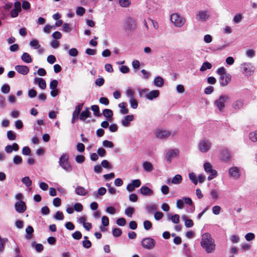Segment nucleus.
<instances>
[{"label":"nucleus","mask_w":257,"mask_h":257,"mask_svg":"<svg viewBox=\"0 0 257 257\" xmlns=\"http://www.w3.org/2000/svg\"><path fill=\"white\" fill-rule=\"evenodd\" d=\"M27 234L25 236L26 239L29 240L32 238V233L34 232V229L31 226H28L26 229Z\"/></svg>","instance_id":"obj_32"},{"label":"nucleus","mask_w":257,"mask_h":257,"mask_svg":"<svg viewBox=\"0 0 257 257\" xmlns=\"http://www.w3.org/2000/svg\"><path fill=\"white\" fill-rule=\"evenodd\" d=\"M149 91V89L144 88V89H139L138 90L139 94L140 97H145L146 98V95L148 94Z\"/></svg>","instance_id":"obj_50"},{"label":"nucleus","mask_w":257,"mask_h":257,"mask_svg":"<svg viewBox=\"0 0 257 257\" xmlns=\"http://www.w3.org/2000/svg\"><path fill=\"white\" fill-rule=\"evenodd\" d=\"M142 165L144 170L147 172H152L154 169L152 164L148 161H144Z\"/></svg>","instance_id":"obj_26"},{"label":"nucleus","mask_w":257,"mask_h":257,"mask_svg":"<svg viewBox=\"0 0 257 257\" xmlns=\"http://www.w3.org/2000/svg\"><path fill=\"white\" fill-rule=\"evenodd\" d=\"M144 227L146 230H149L152 228V224L149 220H146L143 223Z\"/></svg>","instance_id":"obj_63"},{"label":"nucleus","mask_w":257,"mask_h":257,"mask_svg":"<svg viewBox=\"0 0 257 257\" xmlns=\"http://www.w3.org/2000/svg\"><path fill=\"white\" fill-rule=\"evenodd\" d=\"M120 113L121 114H127L129 110L127 107V104L125 102H121L118 104Z\"/></svg>","instance_id":"obj_27"},{"label":"nucleus","mask_w":257,"mask_h":257,"mask_svg":"<svg viewBox=\"0 0 257 257\" xmlns=\"http://www.w3.org/2000/svg\"><path fill=\"white\" fill-rule=\"evenodd\" d=\"M103 115L107 118L112 116V111L109 109H105L103 111Z\"/></svg>","instance_id":"obj_49"},{"label":"nucleus","mask_w":257,"mask_h":257,"mask_svg":"<svg viewBox=\"0 0 257 257\" xmlns=\"http://www.w3.org/2000/svg\"><path fill=\"white\" fill-rule=\"evenodd\" d=\"M231 158L230 152L227 149H223L220 153V159L222 161L227 162Z\"/></svg>","instance_id":"obj_18"},{"label":"nucleus","mask_w":257,"mask_h":257,"mask_svg":"<svg viewBox=\"0 0 257 257\" xmlns=\"http://www.w3.org/2000/svg\"><path fill=\"white\" fill-rule=\"evenodd\" d=\"M170 21L175 27L179 28L183 27L186 23L185 18L178 13L172 14Z\"/></svg>","instance_id":"obj_3"},{"label":"nucleus","mask_w":257,"mask_h":257,"mask_svg":"<svg viewBox=\"0 0 257 257\" xmlns=\"http://www.w3.org/2000/svg\"><path fill=\"white\" fill-rule=\"evenodd\" d=\"M22 183L27 187H30L32 185V182L29 177H25L22 179Z\"/></svg>","instance_id":"obj_46"},{"label":"nucleus","mask_w":257,"mask_h":257,"mask_svg":"<svg viewBox=\"0 0 257 257\" xmlns=\"http://www.w3.org/2000/svg\"><path fill=\"white\" fill-rule=\"evenodd\" d=\"M243 105V101L242 100L238 99L235 101L232 104V107L235 109L237 110L241 108Z\"/></svg>","instance_id":"obj_30"},{"label":"nucleus","mask_w":257,"mask_h":257,"mask_svg":"<svg viewBox=\"0 0 257 257\" xmlns=\"http://www.w3.org/2000/svg\"><path fill=\"white\" fill-rule=\"evenodd\" d=\"M91 112L89 111V108L86 107L85 109L81 112L79 117L80 120L84 121L86 118L90 117Z\"/></svg>","instance_id":"obj_24"},{"label":"nucleus","mask_w":257,"mask_h":257,"mask_svg":"<svg viewBox=\"0 0 257 257\" xmlns=\"http://www.w3.org/2000/svg\"><path fill=\"white\" fill-rule=\"evenodd\" d=\"M101 167L106 169H110L111 166L109 163L106 160H104L101 162Z\"/></svg>","instance_id":"obj_62"},{"label":"nucleus","mask_w":257,"mask_h":257,"mask_svg":"<svg viewBox=\"0 0 257 257\" xmlns=\"http://www.w3.org/2000/svg\"><path fill=\"white\" fill-rule=\"evenodd\" d=\"M160 91L158 90H153L150 91L149 90L148 94L146 95V99L149 100H153L159 97Z\"/></svg>","instance_id":"obj_19"},{"label":"nucleus","mask_w":257,"mask_h":257,"mask_svg":"<svg viewBox=\"0 0 257 257\" xmlns=\"http://www.w3.org/2000/svg\"><path fill=\"white\" fill-rule=\"evenodd\" d=\"M82 233L79 231H76L72 234V237L76 240H79L82 238Z\"/></svg>","instance_id":"obj_51"},{"label":"nucleus","mask_w":257,"mask_h":257,"mask_svg":"<svg viewBox=\"0 0 257 257\" xmlns=\"http://www.w3.org/2000/svg\"><path fill=\"white\" fill-rule=\"evenodd\" d=\"M231 79V76L230 74H228L226 75H224L223 76H219V83L220 84L223 86L225 87L228 85V84L230 82Z\"/></svg>","instance_id":"obj_15"},{"label":"nucleus","mask_w":257,"mask_h":257,"mask_svg":"<svg viewBox=\"0 0 257 257\" xmlns=\"http://www.w3.org/2000/svg\"><path fill=\"white\" fill-rule=\"evenodd\" d=\"M83 105V104L82 103L79 104L76 107L75 110L73 112L71 120L72 123H74L75 121V119L78 118L79 114H80V113L82 108Z\"/></svg>","instance_id":"obj_20"},{"label":"nucleus","mask_w":257,"mask_h":257,"mask_svg":"<svg viewBox=\"0 0 257 257\" xmlns=\"http://www.w3.org/2000/svg\"><path fill=\"white\" fill-rule=\"evenodd\" d=\"M137 28L136 19L131 15L126 16L123 21V29L127 33H132Z\"/></svg>","instance_id":"obj_2"},{"label":"nucleus","mask_w":257,"mask_h":257,"mask_svg":"<svg viewBox=\"0 0 257 257\" xmlns=\"http://www.w3.org/2000/svg\"><path fill=\"white\" fill-rule=\"evenodd\" d=\"M119 5L122 8H128L131 4V0H119Z\"/></svg>","instance_id":"obj_37"},{"label":"nucleus","mask_w":257,"mask_h":257,"mask_svg":"<svg viewBox=\"0 0 257 257\" xmlns=\"http://www.w3.org/2000/svg\"><path fill=\"white\" fill-rule=\"evenodd\" d=\"M155 240L151 237H146L141 241L142 246L147 249H152L155 246Z\"/></svg>","instance_id":"obj_9"},{"label":"nucleus","mask_w":257,"mask_h":257,"mask_svg":"<svg viewBox=\"0 0 257 257\" xmlns=\"http://www.w3.org/2000/svg\"><path fill=\"white\" fill-rule=\"evenodd\" d=\"M29 45L35 49H39L41 47V45L39 44V41L37 39H33L30 41Z\"/></svg>","instance_id":"obj_39"},{"label":"nucleus","mask_w":257,"mask_h":257,"mask_svg":"<svg viewBox=\"0 0 257 257\" xmlns=\"http://www.w3.org/2000/svg\"><path fill=\"white\" fill-rule=\"evenodd\" d=\"M208 13L206 11H200L197 14V17L200 21L202 22L206 21L209 18Z\"/></svg>","instance_id":"obj_23"},{"label":"nucleus","mask_w":257,"mask_h":257,"mask_svg":"<svg viewBox=\"0 0 257 257\" xmlns=\"http://www.w3.org/2000/svg\"><path fill=\"white\" fill-rule=\"evenodd\" d=\"M69 155L66 153L62 154L59 159V165L66 172H70L72 168L69 163Z\"/></svg>","instance_id":"obj_4"},{"label":"nucleus","mask_w":257,"mask_h":257,"mask_svg":"<svg viewBox=\"0 0 257 257\" xmlns=\"http://www.w3.org/2000/svg\"><path fill=\"white\" fill-rule=\"evenodd\" d=\"M21 59L25 62L29 63L32 61V58L30 54L27 52H24L22 56Z\"/></svg>","instance_id":"obj_34"},{"label":"nucleus","mask_w":257,"mask_h":257,"mask_svg":"<svg viewBox=\"0 0 257 257\" xmlns=\"http://www.w3.org/2000/svg\"><path fill=\"white\" fill-rule=\"evenodd\" d=\"M204 169L206 173L210 174L207 178L209 181L211 180L217 176V172L215 170L212 169V166L210 163H205L204 164Z\"/></svg>","instance_id":"obj_10"},{"label":"nucleus","mask_w":257,"mask_h":257,"mask_svg":"<svg viewBox=\"0 0 257 257\" xmlns=\"http://www.w3.org/2000/svg\"><path fill=\"white\" fill-rule=\"evenodd\" d=\"M200 245L207 253H213L216 245L214 239L209 233H204L201 236Z\"/></svg>","instance_id":"obj_1"},{"label":"nucleus","mask_w":257,"mask_h":257,"mask_svg":"<svg viewBox=\"0 0 257 257\" xmlns=\"http://www.w3.org/2000/svg\"><path fill=\"white\" fill-rule=\"evenodd\" d=\"M47 60L49 63L52 64L56 62V59L54 55H50L48 56Z\"/></svg>","instance_id":"obj_64"},{"label":"nucleus","mask_w":257,"mask_h":257,"mask_svg":"<svg viewBox=\"0 0 257 257\" xmlns=\"http://www.w3.org/2000/svg\"><path fill=\"white\" fill-rule=\"evenodd\" d=\"M13 161L14 164L18 165L22 163L23 159L21 156L15 155L13 158Z\"/></svg>","instance_id":"obj_44"},{"label":"nucleus","mask_w":257,"mask_h":257,"mask_svg":"<svg viewBox=\"0 0 257 257\" xmlns=\"http://www.w3.org/2000/svg\"><path fill=\"white\" fill-rule=\"evenodd\" d=\"M69 55L70 56L76 57L78 55V52L76 48H71L69 51Z\"/></svg>","instance_id":"obj_60"},{"label":"nucleus","mask_w":257,"mask_h":257,"mask_svg":"<svg viewBox=\"0 0 257 257\" xmlns=\"http://www.w3.org/2000/svg\"><path fill=\"white\" fill-rule=\"evenodd\" d=\"M97 154L98 156L103 157L106 155V151L103 148H99L97 151Z\"/></svg>","instance_id":"obj_57"},{"label":"nucleus","mask_w":257,"mask_h":257,"mask_svg":"<svg viewBox=\"0 0 257 257\" xmlns=\"http://www.w3.org/2000/svg\"><path fill=\"white\" fill-rule=\"evenodd\" d=\"M91 110L93 111L94 115L99 117L101 115L99 111V108L98 105H93L91 106Z\"/></svg>","instance_id":"obj_38"},{"label":"nucleus","mask_w":257,"mask_h":257,"mask_svg":"<svg viewBox=\"0 0 257 257\" xmlns=\"http://www.w3.org/2000/svg\"><path fill=\"white\" fill-rule=\"evenodd\" d=\"M140 193L144 196H150L154 194V191L146 186H143L140 188Z\"/></svg>","instance_id":"obj_22"},{"label":"nucleus","mask_w":257,"mask_h":257,"mask_svg":"<svg viewBox=\"0 0 257 257\" xmlns=\"http://www.w3.org/2000/svg\"><path fill=\"white\" fill-rule=\"evenodd\" d=\"M182 219L185 221V225L186 227H191L193 226V221L190 219H188L186 215H183Z\"/></svg>","instance_id":"obj_31"},{"label":"nucleus","mask_w":257,"mask_h":257,"mask_svg":"<svg viewBox=\"0 0 257 257\" xmlns=\"http://www.w3.org/2000/svg\"><path fill=\"white\" fill-rule=\"evenodd\" d=\"M229 96L226 94L221 95L214 102V105L220 112H223L225 107V102L228 100Z\"/></svg>","instance_id":"obj_5"},{"label":"nucleus","mask_w":257,"mask_h":257,"mask_svg":"<svg viewBox=\"0 0 257 257\" xmlns=\"http://www.w3.org/2000/svg\"><path fill=\"white\" fill-rule=\"evenodd\" d=\"M212 147V143L207 139L201 140L198 144V148L202 153L208 152Z\"/></svg>","instance_id":"obj_7"},{"label":"nucleus","mask_w":257,"mask_h":257,"mask_svg":"<svg viewBox=\"0 0 257 257\" xmlns=\"http://www.w3.org/2000/svg\"><path fill=\"white\" fill-rule=\"evenodd\" d=\"M240 69L242 74L247 76L252 75L255 70L254 66L249 62L242 63L240 65Z\"/></svg>","instance_id":"obj_8"},{"label":"nucleus","mask_w":257,"mask_h":257,"mask_svg":"<svg viewBox=\"0 0 257 257\" xmlns=\"http://www.w3.org/2000/svg\"><path fill=\"white\" fill-rule=\"evenodd\" d=\"M182 181V176L179 175L177 174L172 179L171 183L173 184H180Z\"/></svg>","instance_id":"obj_35"},{"label":"nucleus","mask_w":257,"mask_h":257,"mask_svg":"<svg viewBox=\"0 0 257 257\" xmlns=\"http://www.w3.org/2000/svg\"><path fill=\"white\" fill-rule=\"evenodd\" d=\"M58 84V82L57 80H53L50 83V87L52 90L56 89Z\"/></svg>","instance_id":"obj_59"},{"label":"nucleus","mask_w":257,"mask_h":257,"mask_svg":"<svg viewBox=\"0 0 257 257\" xmlns=\"http://www.w3.org/2000/svg\"><path fill=\"white\" fill-rule=\"evenodd\" d=\"M242 20V15L241 14L236 15L233 18V22L235 24L239 23Z\"/></svg>","instance_id":"obj_52"},{"label":"nucleus","mask_w":257,"mask_h":257,"mask_svg":"<svg viewBox=\"0 0 257 257\" xmlns=\"http://www.w3.org/2000/svg\"><path fill=\"white\" fill-rule=\"evenodd\" d=\"M141 185V182L139 179H136L132 181V182L128 184L126 187V190L128 192H133L134 191L135 188L139 187Z\"/></svg>","instance_id":"obj_16"},{"label":"nucleus","mask_w":257,"mask_h":257,"mask_svg":"<svg viewBox=\"0 0 257 257\" xmlns=\"http://www.w3.org/2000/svg\"><path fill=\"white\" fill-rule=\"evenodd\" d=\"M167 218L168 220H171L173 223L177 224L179 222L180 216L178 214L172 215L171 214H168L167 215Z\"/></svg>","instance_id":"obj_29"},{"label":"nucleus","mask_w":257,"mask_h":257,"mask_svg":"<svg viewBox=\"0 0 257 257\" xmlns=\"http://www.w3.org/2000/svg\"><path fill=\"white\" fill-rule=\"evenodd\" d=\"M15 70L19 73L25 75L29 72V68L25 65H16L15 67Z\"/></svg>","instance_id":"obj_21"},{"label":"nucleus","mask_w":257,"mask_h":257,"mask_svg":"<svg viewBox=\"0 0 257 257\" xmlns=\"http://www.w3.org/2000/svg\"><path fill=\"white\" fill-rule=\"evenodd\" d=\"M56 220H62L64 219V215L62 212L58 211L54 216Z\"/></svg>","instance_id":"obj_53"},{"label":"nucleus","mask_w":257,"mask_h":257,"mask_svg":"<svg viewBox=\"0 0 257 257\" xmlns=\"http://www.w3.org/2000/svg\"><path fill=\"white\" fill-rule=\"evenodd\" d=\"M182 199L183 200L184 204H187V205L192 206L193 208H194V206L193 205V202L190 197H183L182 198Z\"/></svg>","instance_id":"obj_48"},{"label":"nucleus","mask_w":257,"mask_h":257,"mask_svg":"<svg viewBox=\"0 0 257 257\" xmlns=\"http://www.w3.org/2000/svg\"><path fill=\"white\" fill-rule=\"evenodd\" d=\"M184 206V204L183 199H178L176 201V207L179 209H182Z\"/></svg>","instance_id":"obj_61"},{"label":"nucleus","mask_w":257,"mask_h":257,"mask_svg":"<svg viewBox=\"0 0 257 257\" xmlns=\"http://www.w3.org/2000/svg\"><path fill=\"white\" fill-rule=\"evenodd\" d=\"M146 209L148 213H151L157 209V206L155 204H149L146 206Z\"/></svg>","instance_id":"obj_36"},{"label":"nucleus","mask_w":257,"mask_h":257,"mask_svg":"<svg viewBox=\"0 0 257 257\" xmlns=\"http://www.w3.org/2000/svg\"><path fill=\"white\" fill-rule=\"evenodd\" d=\"M179 151L178 149H170L167 151L166 155L167 161L170 163L173 159L179 156Z\"/></svg>","instance_id":"obj_11"},{"label":"nucleus","mask_w":257,"mask_h":257,"mask_svg":"<svg viewBox=\"0 0 257 257\" xmlns=\"http://www.w3.org/2000/svg\"><path fill=\"white\" fill-rule=\"evenodd\" d=\"M1 91L3 93H8L10 91V86L8 84H4L1 87Z\"/></svg>","instance_id":"obj_54"},{"label":"nucleus","mask_w":257,"mask_h":257,"mask_svg":"<svg viewBox=\"0 0 257 257\" xmlns=\"http://www.w3.org/2000/svg\"><path fill=\"white\" fill-rule=\"evenodd\" d=\"M131 107L133 109H136L138 107V103L135 97H132L129 100Z\"/></svg>","instance_id":"obj_45"},{"label":"nucleus","mask_w":257,"mask_h":257,"mask_svg":"<svg viewBox=\"0 0 257 257\" xmlns=\"http://www.w3.org/2000/svg\"><path fill=\"white\" fill-rule=\"evenodd\" d=\"M217 73L218 75H219V76L228 74L226 72L225 69L223 67L219 68L217 70Z\"/></svg>","instance_id":"obj_55"},{"label":"nucleus","mask_w":257,"mask_h":257,"mask_svg":"<svg viewBox=\"0 0 257 257\" xmlns=\"http://www.w3.org/2000/svg\"><path fill=\"white\" fill-rule=\"evenodd\" d=\"M134 119V116L133 114L124 116L121 120V124L125 127L130 125L131 122Z\"/></svg>","instance_id":"obj_17"},{"label":"nucleus","mask_w":257,"mask_h":257,"mask_svg":"<svg viewBox=\"0 0 257 257\" xmlns=\"http://www.w3.org/2000/svg\"><path fill=\"white\" fill-rule=\"evenodd\" d=\"M15 8L13 9L10 12L11 17L16 18L18 17L19 13L21 11V4L20 2H16L14 3Z\"/></svg>","instance_id":"obj_13"},{"label":"nucleus","mask_w":257,"mask_h":257,"mask_svg":"<svg viewBox=\"0 0 257 257\" xmlns=\"http://www.w3.org/2000/svg\"><path fill=\"white\" fill-rule=\"evenodd\" d=\"M246 55L248 58H251L255 56V51L252 49H248L245 52Z\"/></svg>","instance_id":"obj_58"},{"label":"nucleus","mask_w":257,"mask_h":257,"mask_svg":"<svg viewBox=\"0 0 257 257\" xmlns=\"http://www.w3.org/2000/svg\"><path fill=\"white\" fill-rule=\"evenodd\" d=\"M34 83L38 84L39 87L42 89H45L46 87V81L42 78L36 77L34 79Z\"/></svg>","instance_id":"obj_25"},{"label":"nucleus","mask_w":257,"mask_h":257,"mask_svg":"<svg viewBox=\"0 0 257 257\" xmlns=\"http://www.w3.org/2000/svg\"><path fill=\"white\" fill-rule=\"evenodd\" d=\"M189 178L194 185H197L198 184L196 175L194 172H191L189 174Z\"/></svg>","instance_id":"obj_43"},{"label":"nucleus","mask_w":257,"mask_h":257,"mask_svg":"<svg viewBox=\"0 0 257 257\" xmlns=\"http://www.w3.org/2000/svg\"><path fill=\"white\" fill-rule=\"evenodd\" d=\"M125 214L128 217H132V215L135 212V209L132 207H127L125 209Z\"/></svg>","instance_id":"obj_47"},{"label":"nucleus","mask_w":257,"mask_h":257,"mask_svg":"<svg viewBox=\"0 0 257 257\" xmlns=\"http://www.w3.org/2000/svg\"><path fill=\"white\" fill-rule=\"evenodd\" d=\"M228 174L230 177L234 179H238L240 176V171L239 168L233 167L229 169Z\"/></svg>","instance_id":"obj_12"},{"label":"nucleus","mask_w":257,"mask_h":257,"mask_svg":"<svg viewBox=\"0 0 257 257\" xmlns=\"http://www.w3.org/2000/svg\"><path fill=\"white\" fill-rule=\"evenodd\" d=\"M76 194L81 196H85L86 194V191L85 189L81 186H77L75 190Z\"/></svg>","instance_id":"obj_33"},{"label":"nucleus","mask_w":257,"mask_h":257,"mask_svg":"<svg viewBox=\"0 0 257 257\" xmlns=\"http://www.w3.org/2000/svg\"><path fill=\"white\" fill-rule=\"evenodd\" d=\"M85 12V10L84 8L79 7L77 8L76 13L77 15L82 16L84 15Z\"/></svg>","instance_id":"obj_56"},{"label":"nucleus","mask_w":257,"mask_h":257,"mask_svg":"<svg viewBox=\"0 0 257 257\" xmlns=\"http://www.w3.org/2000/svg\"><path fill=\"white\" fill-rule=\"evenodd\" d=\"M249 139L252 142H257V130L249 134Z\"/></svg>","instance_id":"obj_41"},{"label":"nucleus","mask_w":257,"mask_h":257,"mask_svg":"<svg viewBox=\"0 0 257 257\" xmlns=\"http://www.w3.org/2000/svg\"><path fill=\"white\" fill-rule=\"evenodd\" d=\"M7 136L10 141H14L16 139V134L12 131H8Z\"/></svg>","instance_id":"obj_42"},{"label":"nucleus","mask_w":257,"mask_h":257,"mask_svg":"<svg viewBox=\"0 0 257 257\" xmlns=\"http://www.w3.org/2000/svg\"><path fill=\"white\" fill-rule=\"evenodd\" d=\"M15 208L18 212L22 213L26 210L27 206L23 201L19 200L15 203Z\"/></svg>","instance_id":"obj_14"},{"label":"nucleus","mask_w":257,"mask_h":257,"mask_svg":"<svg viewBox=\"0 0 257 257\" xmlns=\"http://www.w3.org/2000/svg\"><path fill=\"white\" fill-rule=\"evenodd\" d=\"M211 67L212 65L211 63L208 62H205L203 63L202 66L200 68V70L203 72L206 70L207 69H211Z\"/></svg>","instance_id":"obj_40"},{"label":"nucleus","mask_w":257,"mask_h":257,"mask_svg":"<svg viewBox=\"0 0 257 257\" xmlns=\"http://www.w3.org/2000/svg\"><path fill=\"white\" fill-rule=\"evenodd\" d=\"M153 82L156 87H161L164 85V81L161 77L158 76L154 79Z\"/></svg>","instance_id":"obj_28"},{"label":"nucleus","mask_w":257,"mask_h":257,"mask_svg":"<svg viewBox=\"0 0 257 257\" xmlns=\"http://www.w3.org/2000/svg\"><path fill=\"white\" fill-rule=\"evenodd\" d=\"M177 134L176 131L170 132L169 131L163 129H157L154 132V135L156 138L159 139H165L170 136H174Z\"/></svg>","instance_id":"obj_6"}]
</instances>
